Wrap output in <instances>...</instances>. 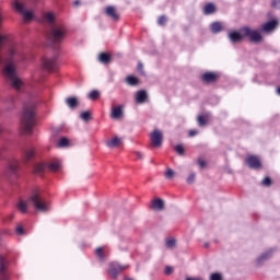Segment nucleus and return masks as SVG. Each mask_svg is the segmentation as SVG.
<instances>
[{
    "label": "nucleus",
    "mask_w": 280,
    "mask_h": 280,
    "mask_svg": "<svg viewBox=\"0 0 280 280\" xmlns=\"http://www.w3.org/2000/svg\"><path fill=\"white\" fill-rule=\"evenodd\" d=\"M36 126V102L31 101L23 106L21 127L24 135H32Z\"/></svg>",
    "instance_id": "nucleus-1"
},
{
    "label": "nucleus",
    "mask_w": 280,
    "mask_h": 280,
    "mask_svg": "<svg viewBox=\"0 0 280 280\" xmlns=\"http://www.w3.org/2000/svg\"><path fill=\"white\" fill-rule=\"evenodd\" d=\"M3 73L8 80H10L11 85L18 93H26L25 90V83L19 79V75H16V69H14V65L9 63L4 67Z\"/></svg>",
    "instance_id": "nucleus-2"
},
{
    "label": "nucleus",
    "mask_w": 280,
    "mask_h": 280,
    "mask_svg": "<svg viewBox=\"0 0 280 280\" xmlns=\"http://www.w3.org/2000/svg\"><path fill=\"white\" fill-rule=\"evenodd\" d=\"M67 34H69V28L63 24L52 26L47 35V40L50 43L51 47H54V45H60L62 40L67 38Z\"/></svg>",
    "instance_id": "nucleus-3"
},
{
    "label": "nucleus",
    "mask_w": 280,
    "mask_h": 280,
    "mask_svg": "<svg viewBox=\"0 0 280 280\" xmlns=\"http://www.w3.org/2000/svg\"><path fill=\"white\" fill-rule=\"evenodd\" d=\"M47 167L49 172H60V170H62V162H60V160H55L49 164H47L46 162L36 163L33 165V174H39L40 176H43Z\"/></svg>",
    "instance_id": "nucleus-4"
},
{
    "label": "nucleus",
    "mask_w": 280,
    "mask_h": 280,
    "mask_svg": "<svg viewBox=\"0 0 280 280\" xmlns=\"http://www.w3.org/2000/svg\"><path fill=\"white\" fill-rule=\"evenodd\" d=\"M28 202H32L36 211H43L44 213L49 211V203L45 201V198H43L38 189L32 191L31 196L28 197Z\"/></svg>",
    "instance_id": "nucleus-5"
},
{
    "label": "nucleus",
    "mask_w": 280,
    "mask_h": 280,
    "mask_svg": "<svg viewBox=\"0 0 280 280\" xmlns=\"http://www.w3.org/2000/svg\"><path fill=\"white\" fill-rule=\"evenodd\" d=\"M241 34H243L244 38H248L249 43H254L255 45H258V43L264 40V36L261 33H259V31L253 30L248 26L242 27Z\"/></svg>",
    "instance_id": "nucleus-6"
},
{
    "label": "nucleus",
    "mask_w": 280,
    "mask_h": 280,
    "mask_svg": "<svg viewBox=\"0 0 280 280\" xmlns=\"http://www.w3.org/2000/svg\"><path fill=\"white\" fill-rule=\"evenodd\" d=\"M128 268H130V266L128 265H119V262H110L107 269V275H109L112 279L117 280L119 275H121L124 270H128Z\"/></svg>",
    "instance_id": "nucleus-7"
},
{
    "label": "nucleus",
    "mask_w": 280,
    "mask_h": 280,
    "mask_svg": "<svg viewBox=\"0 0 280 280\" xmlns=\"http://www.w3.org/2000/svg\"><path fill=\"white\" fill-rule=\"evenodd\" d=\"M199 80L202 84H215L220 80V73L207 71L199 77Z\"/></svg>",
    "instance_id": "nucleus-8"
},
{
    "label": "nucleus",
    "mask_w": 280,
    "mask_h": 280,
    "mask_svg": "<svg viewBox=\"0 0 280 280\" xmlns=\"http://www.w3.org/2000/svg\"><path fill=\"white\" fill-rule=\"evenodd\" d=\"M13 7L16 12L23 14L24 21H32L34 19V13L32 11L25 10V4H23V2L15 0Z\"/></svg>",
    "instance_id": "nucleus-9"
},
{
    "label": "nucleus",
    "mask_w": 280,
    "mask_h": 280,
    "mask_svg": "<svg viewBox=\"0 0 280 280\" xmlns=\"http://www.w3.org/2000/svg\"><path fill=\"white\" fill-rule=\"evenodd\" d=\"M9 264L10 260L0 254V280H10Z\"/></svg>",
    "instance_id": "nucleus-10"
},
{
    "label": "nucleus",
    "mask_w": 280,
    "mask_h": 280,
    "mask_svg": "<svg viewBox=\"0 0 280 280\" xmlns=\"http://www.w3.org/2000/svg\"><path fill=\"white\" fill-rule=\"evenodd\" d=\"M151 145L153 148H161L163 145V131L154 129L150 135Z\"/></svg>",
    "instance_id": "nucleus-11"
},
{
    "label": "nucleus",
    "mask_w": 280,
    "mask_h": 280,
    "mask_svg": "<svg viewBox=\"0 0 280 280\" xmlns=\"http://www.w3.org/2000/svg\"><path fill=\"white\" fill-rule=\"evenodd\" d=\"M244 161L249 170H261L262 167L261 160L257 155H247Z\"/></svg>",
    "instance_id": "nucleus-12"
},
{
    "label": "nucleus",
    "mask_w": 280,
    "mask_h": 280,
    "mask_svg": "<svg viewBox=\"0 0 280 280\" xmlns=\"http://www.w3.org/2000/svg\"><path fill=\"white\" fill-rule=\"evenodd\" d=\"M42 65L45 71H58V61L56 57L54 58L44 57L42 59Z\"/></svg>",
    "instance_id": "nucleus-13"
},
{
    "label": "nucleus",
    "mask_w": 280,
    "mask_h": 280,
    "mask_svg": "<svg viewBox=\"0 0 280 280\" xmlns=\"http://www.w3.org/2000/svg\"><path fill=\"white\" fill-rule=\"evenodd\" d=\"M105 16H108L114 23H117L120 19L119 12H117V8L113 5H107L104 9Z\"/></svg>",
    "instance_id": "nucleus-14"
},
{
    "label": "nucleus",
    "mask_w": 280,
    "mask_h": 280,
    "mask_svg": "<svg viewBox=\"0 0 280 280\" xmlns=\"http://www.w3.org/2000/svg\"><path fill=\"white\" fill-rule=\"evenodd\" d=\"M211 120H212L211 112H206L197 116V124L200 128H205V126H209V124H211Z\"/></svg>",
    "instance_id": "nucleus-15"
},
{
    "label": "nucleus",
    "mask_w": 280,
    "mask_h": 280,
    "mask_svg": "<svg viewBox=\"0 0 280 280\" xmlns=\"http://www.w3.org/2000/svg\"><path fill=\"white\" fill-rule=\"evenodd\" d=\"M19 167H20V162L18 160H13L12 162L9 163L7 173L9 174V176H12L13 178H18Z\"/></svg>",
    "instance_id": "nucleus-16"
},
{
    "label": "nucleus",
    "mask_w": 280,
    "mask_h": 280,
    "mask_svg": "<svg viewBox=\"0 0 280 280\" xmlns=\"http://www.w3.org/2000/svg\"><path fill=\"white\" fill-rule=\"evenodd\" d=\"M112 119H121L124 117V105H117L112 107Z\"/></svg>",
    "instance_id": "nucleus-17"
},
{
    "label": "nucleus",
    "mask_w": 280,
    "mask_h": 280,
    "mask_svg": "<svg viewBox=\"0 0 280 280\" xmlns=\"http://www.w3.org/2000/svg\"><path fill=\"white\" fill-rule=\"evenodd\" d=\"M229 38L231 40V43H242V40H244V33L240 32H230L229 33Z\"/></svg>",
    "instance_id": "nucleus-18"
},
{
    "label": "nucleus",
    "mask_w": 280,
    "mask_h": 280,
    "mask_svg": "<svg viewBox=\"0 0 280 280\" xmlns=\"http://www.w3.org/2000/svg\"><path fill=\"white\" fill-rule=\"evenodd\" d=\"M148 102V92L140 90L136 93V104H145Z\"/></svg>",
    "instance_id": "nucleus-19"
},
{
    "label": "nucleus",
    "mask_w": 280,
    "mask_h": 280,
    "mask_svg": "<svg viewBox=\"0 0 280 280\" xmlns=\"http://www.w3.org/2000/svg\"><path fill=\"white\" fill-rule=\"evenodd\" d=\"M23 156H24V163H30V161H32V159L36 156V149H34V147L25 149Z\"/></svg>",
    "instance_id": "nucleus-20"
},
{
    "label": "nucleus",
    "mask_w": 280,
    "mask_h": 280,
    "mask_svg": "<svg viewBox=\"0 0 280 280\" xmlns=\"http://www.w3.org/2000/svg\"><path fill=\"white\" fill-rule=\"evenodd\" d=\"M277 25H279V21L271 20L261 25V32H272V30L277 28Z\"/></svg>",
    "instance_id": "nucleus-21"
},
{
    "label": "nucleus",
    "mask_w": 280,
    "mask_h": 280,
    "mask_svg": "<svg viewBox=\"0 0 280 280\" xmlns=\"http://www.w3.org/2000/svg\"><path fill=\"white\" fill-rule=\"evenodd\" d=\"M151 209L163 211L165 209V202L161 198L153 199L151 202Z\"/></svg>",
    "instance_id": "nucleus-22"
},
{
    "label": "nucleus",
    "mask_w": 280,
    "mask_h": 280,
    "mask_svg": "<svg viewBox=\"0 0 280 280\" xmlns=\"http://www.w3.org/2000/svg\"><path fill=\"white\" fill-rule=\"evenodd\" d=\"M202 12L206 16H209L211 14H215V12H218V8L215 7V4L209 2L205 4Z\"/></svg>",
    "instance_id": "nucleus-23"
},
{
    "label": "nucleus",
    "mask_w": 280,
    "mask_h": 280,
    "mask_svg": "<svg viewBox=\"0 0 280 280\" xmlns=\"http://www.w3.org/2000/svg\"><path fill=\"white\" fill-rule=\"evenodd\" d=\"M98 61L102 62V65H110V62H113V55H110V52H101L98 55Z\"/></svg>",
    "instance_id": "nucleus-24"
},
{
    "label": "nucleus",
    "mask_w": 280,
    "mask_h": 280,
    "mask_svg": "<svg viewBox=\"0 0 280 280\" xmlns=\"http://www.w3.org/2000/svg\"><path fill=\"white\" fill-rule=\"evenodd\" d=\"M272 257V250H268L264 254H261L257 259H256V266H264L265 261H268Z\"/></svg>",
    "instance_id": "nucleus-25"
},
{
    "label": "nucleus",
    "mask_w": 280,
    "mask_h": 280,
    "mask_svg": "<svg viewBox=\"0 0 280 280\" xmlns=\"http://www.w3.org/2000/svg\"><path fill=\"white\" fill-rule=\"evenodd\" d=\"M66 104L71 108V110H75V108L80 106V101H78V97L75 96H70L66 98Z\"/></svg>",
    "instance_id": "nucleus-26"
},
{
    "label": "nucleus",
    "mask_w": 280,
    "mask_h": 280,
    "mask_svg": "<svg viewBox=\"0 0 280 280\" xmlns=\"http://www.w3.org/2000/svg\"><path fill=\"white\" fill-rule=\"evenodd\" d=\"M120 144H121V139L118 137L107 140L106 142L107 148H119Z\"/></svg>",
    "instance_id": "nucleus-27"
},
{
    "label": "nucleus",
    "mask_w": 280,
    "mask_h": 280,
    "mask_svg": "<svg viewBox=\"0 0 280 280\" xmlns=\"http://www.w3.org/2000/svg\"><path fill=\"white\" fill-rule=\"evenodd\" d=\"M212 34H220L222 32V23L220 22H213L210 26Z\"/></svg>",
    "instance_id": "nucleus-28"
},
{
    "label": "nucleus",
    "mask_w": 280,
    "mask_h": 280,
    "mask_svg": "<svg viewBox=\"0 0 280 280\" xmlns=\"http://www.w3.org/2000/svg\"><path fill=\"white\" fill-rule=\"evenodd\" d=\"M5 104L8 106V109L12 110V108H14V106H16V97L15 96H9L5 100Z\"/></svg>",
    "instance_id": "nucleus-29"
},
{
    "label": "nucleus",
    "mask_w": 280,
    "mask_h": 280,
    "mask_svg": "<svg viewBox=\"0 0 280 280\" xmlns=\"http://www.w3.org/2000/svg\"><path fill=\"white\" fill-rule=\"evenodd\" d=\"M16 209L23 214L27 213V202L20 200L16 203Z\"/></svg>",
    "instance_id": "nucleus-30"
},
{
    "label": "nucleus",
    "mask_w": 280,
    "mask_h": 280,
    "mask_svg": "<svg viewBox=\"0 0 280 280\" xmlns=\"http://www.w3.org/2000/svg\"><path fill=\"white\" fill-rule=\"evenodd\" d=\"M89 100H92V102H95L97 100H100L101 97V94H100V91L97 90H92L89 95H88Z\"/></svg>",
    "instance_id": "nucleus-31"
},
{
    "label": "nucleus",
    "mask_w": 280,
    "mask_h": 280,
    "mask_svg": "<svg viewBox=\"0 0 280 280\" xmlns=\"http://www.w3.org/2000/svg\"><path fill=\"white\" fill-rule=\"evenodd\" d=\"M126 82L130 84V86H137L139 84V78L135 75H129L126 78Z\"/></svg>",
    "instance_id": "nucleus-32"
},
{
    "label": "nucleus",
    "mask_w": 280,
    "mask_h": 280,
    "mask_svg": "<svg viewBox=\"0 0 280 280\" xmlns=\"http://www.w3.org/2000/svg\"><path fill=\"white\" fill-rule=\"evenodd\" d=\"M95 256L97 257V259H100V261H104L106 255L104 254V247H98L95 249Z\"/></svg>",
    "instance_id": "nucleus-33"
},
{
    "label": "nucleus",
    "mask_w": 280,
    "mask_h": 280,
    "mask_svg": "<svg viewBox=\"0 0 280 280\" xmlns=\"http://www.w3.org/2000/svg\"><path fill=\"white\" fill-rule=\"evenodd\" d=\"M57 145H58V148H69L70 142H69V140L67 139V137H62V138L59 139Z\"/></svg>",
    "instance_id": "nucleus-34"
},
{
    "label": "nucleus",
    "mask_w": 280,
    "mask_h": 280,
    "mask_svg": "<svg viewBox=\"0 0 280 280\" xmlns=\"http://www.w3.org/2000/svg\"><path fill=\"white\" fill-rule=\"evenodd\" d=\"M45 21H47V23H54L56 21V15H54V13L48 12L44 15Z\"/></svg>",
    "instance_id": "nucleus-35"
},
{
    "label": "nucleus",
    "mask_w": 280,
    "mask_h": 280,
    "mask_svg": "<svg viewBox=\"0 0 280 280\" xmlns=\"http://www.w3.org/2000/svg\"><path fill=\"white\" fill-rule=\"evenodd\" d=\"M158 25H160V27H165L167 25V18L165 15L159 16Z\"/></svg>",
    "instance_id": "nucleus-36"
},
{
    "label": "nucleus",
    "mask_w": 280,
    "mask_h": 280,
    "mask_svg": "<svg viewBox=\"0 0 280 280\" xmlns=\"http://www.w3.org/2000/svg\"><path fill=\"white\" fill-rule=\"evenodd\" d=\"M131 159H133V161H141V160H143V153H141L139 151H133L131 153Z\"/></svg>",
    "instance_id": "nucleus-37"
},
{
    "label": "nucleus",
    "mask_w": 280,
    "mask_h": 280,
    "mask_svg": "<svg viewBox=\"0 0 280 280\" xmlns=\"http://www.w3.org/2000/svg\"><path fill=\"white\" fill-rule=\"evenodd\" d=\"M174 150L179 154V156L185 155V147H183V144H176Z\"/></svg>",
    "instance_id": "nucleus-38"
},
{
    "label": "nucleus",
    "mask_w": 280,
    "mask_h": 280,
    "mask_svg": "<svg viewBox=\"0 0 280 280\" xmlns=\"http://www.w3.org/2000/svg\"><path fill=\"white\" fill-rule=\"evenodd\" d=\"M81 119H83V121H91V112L81 113Z\"/></svg>",
    "instance_id": "nucleus-39"
},
{
    "label": "nucleus",
    "mask_w": 280,
    "mask_h": 280,
    "mask_svg": "<svg viewBox=\"0 0 280 280\" xmlns=\"http://www.w3.org/2000/svg\"><path fill=\"white\" fill-rule=\"evenodd\" d=\"M165 178H167L168 180L174 178V170L172 168H167L166 172L164 173Z\"/></svg>",
    "instance_id": "nucleus-40"
},
{
    "label": "nucleus",
    "mask_w": 280,
    "mask_h": 280,
    "mask_svg": "<svg viewBox=\"0 0 280 280\" xmlns=\"http://www.w3.org/2000/svg\"><path fill=\"white\" fill-rule=\"evenodd\" d=\"M166 246H167V248H174L176 246V240L167 238L166 240Z\"/></svg>",
    "instance_id": "nucleus-41"
},
{
    "label": "nucleus",
    "mask_w": 280,
    "mask_h": 280,
    "mask_svg": "<svg viewBox=\"0 0 280 280\" xmlns=\"http://www.w3.org/2000/svg\"><path fill=\"white\" fill-rule=\"evenodd\" d=\"M197 165H199L200 170H205V167H207V161H205L203 159L199 158L197 160Z\"/></svg>",
    "instance_id": "nucleus-42"
},
{
    "label": "nucleus",
    "mask_w": 280,
    "mask_h": 280,
    "mask_svg": "<svg viewBox=\"0 0 280 280\" xmlns=\"http://www.w3.org/2000/svg\"><path fill=\"white\" fill-rule=\"evenodd\" d=\"M195 180H196V173H190L186 179V183H188V185H191L194 184Z\"/></svg>",
    "instance_id": "nucleus-43"
},
{
    "label": "nucleus",
    "mask_w": 280,
    "mask_h": 280,
    "mask_svg": "<svg viewBox=\"0 0 280 280\" xmlns=\"http://www.w3.org/2000/svg\"><path fill=\"white\" fill-rule=\"evenodd\" d=\"M261 185H264V187H270V185H272V179L270 177H265Z\"/></svg>",
    "instance_id": "nucleus-44"
},
{
    "label": "nucleus",
    "mask_w": 280,
    "mask_h": 280,
    "mask_svg": "<svg viewBox=\"0 0 280 280\" xmlns=\"http://www.w3.org/2000/svg\"><path fill=\"white\" fill-rule=\"evenodd\" d=\"M15 233H16V235H24L25 234V229L23 228V225L19 224L15 228Z\"/></svg>",
    "instance_id": "nucleus-45"
},
{
    "label": "nucleus",
    "mask_w": 280,
    "mask_h": 280,
    "mask_svg": "<svg viewBox=\"0 0 280 280\" xmlns=\"http://www.w3.org/2000/svg\"><path fill=\"white\" fill-rule=\"evenodd\" d=\"M137 71H139L141 75H145V72L143 71V63L141 61H139L137 65Z\"/></svg>",
    "instance_id": "nucleus-46"
},
{
    "label": "nucleus",
    "mask_w": 280,
    "mask_h": 280,
    "mask_svg": "<svg viewBox=\"0 0 280 280\" xmlns=\"http://www.w3.org/2000/svg\"><path fill=\"white\" fill-rule=\"evenodd\" d=\"M173 273H174V268L170 267V266H166L165 269H164V275L170 276V275H173Z\"/></svg>",
    "instance_id": "nucleus-47"
},
{
    "label": "nucleus",
    "mask_w": 280,
    "mask_h": 280,
    "mask_svg": "<svg viewBox=\"0 0 280 280\" xmlns=\"http://www.w3.org/2000/svg\"><path fill=\"white\" fill-rule=\"evenodd\" d=\"M271 8L280 10V0H271Z\"/></svg>",
    "instance_id": "nucleus-48"
},
{
    "label": "nucleus",
    "mask_w": 280,
    "mask_h": 280,
    "mask_svg": "<svg viewBox=\"0 0 280 280\" xmlns=\"http://www.w3.org/2000/svg\"><path fill=\"white\" fill-rule=\"evenodd\" d=\"M210 280H222V275H220V273H212L210 276Z\"/></svg>",
    "instance_id": "nucleus-49"
},
{
    "label": "nucleus",
    "mask_w": 280,
    "mask_h": 280,
    "mask_svg": "<svg viewBox=\"0 0 280 280\" xmlns=\"http://www.w3.org/2000/svg\"><path fill=\"white\" fill-rule=\"evenodd\" d=\"M198 135V130H189L188 131V137H196Z\"/></svg>",
    "instance_id": "nucleus-50"
},
{
    "label": "nucleus",
    "mask_w": 280,
    "mask_h": 280,
    "mask_svg": "<svg viewBox=\"0 0 280 280\" xmlns=\"http://www.w3.org/2000/svg\"><path fill=\"white\" fill-rule=\"evenodd\" d=\"M14 220V214H9L5 219L4 222H12Z\"/></svg>",
    "instance_id": "nucleus-51"
},
{
    "label": "nucleus",
    "mask_w": 280,
    "mask_h": 280,
    "mask_svg": "<svg viewBox=\"0 0 280 280\" xmlns=\"http://www.w3.org/2000/svg\"><path fill=\"white\" fill-rule=\"evenodd\" d=\"M124 280H135L133 278H130V277H128V276H125L124 277Z\"/></svg>",
    "instance_id": "nucleus-52"
},
{
    "label": "nucleus",
    "mask_w": 280,
    "mask_h": 280,
    "mask_svg": "<svg viewBox=\"0 0 280 280\" xmlns=\"http://www.w3.org/2000/svg\"><path fill=\"white\" fill-rule=\"evenodd\" d=\"M0 135H3V126L0 125Z\"/></svg>",
    "instance_id": "nucleus-53"
},
{
    "label": "nucleus",
    "mask_w": 280,
    "mask_h": 280,
    "mask_svg": "<svg viewBox=\"0 0 280 280\" xmlns=\"http://www.w3.org/2000/svg\"><path fill=\"white\" fill-rule=\"evenodd\" d=\"M277 94L280 95V86L277 88Z\"/></svg>",
    "instance_id": "nucleus-54"
},
{
    "label": "nucleus",
    "mask_w": 280,
    "mask_h": 280,
    "mask_svg": "<svg viewBox=\"0 0 280 280\" xmlns=\"http://www.w3.org/2000/svg\"><path fill=\"white\" fill-rule=\"evenodd\" d=\"M203 247L209 248V243H205Z\"/></svg>",
    "instance_id": "nucleus-55"
},
{
    "label": "nucleus",
    "mask_w": 280,
    "mask_h": 280,
    "mask_svg": "<svg viewBox=\"0 0 280 280\" xmlns=\"http://www.w3.org/2000/svg\"><path fill=\"white\" fill-rule=\"evenodd\" d=\"M80 4V1H74V5H79Z\"/></svg>",
    "instance_id": "nucleus-56"
},
{
    "label": "nucleus",
    "mask_w": 280,
    "mask_h": 280,
    "mask_svg": "<svg viewBox=\"0 0 280 280\" xmlns=\"http://www.w3.org/2000/svg\"><path fill=\"white\" fill-rule=\"evenodd\" d=\"M11 56H14V50L11 51Z\"/></svg>",
    "instance_id": "nucleus-57"
}]
</instances>
